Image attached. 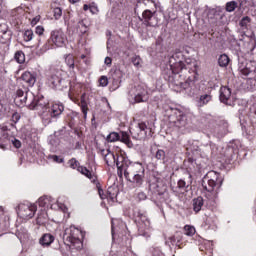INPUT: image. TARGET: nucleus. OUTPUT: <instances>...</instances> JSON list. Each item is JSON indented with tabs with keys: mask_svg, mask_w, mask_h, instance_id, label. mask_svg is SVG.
I'll use <instances>...</instances> for the list:
<instances>
[{
	"mask_svg": "<svg viewBox=\"0 0 256 256\" xmlns=\"http://www.w3.org/2000/svg\"><path fill=\"white\" fill-rule=\"evenodd\" d=\"M203 205H205V200L201 196H198L192 200V207L195 213H199V211L203 209Z\"/></svg>",
	"mask_w": 256,
	"mask_h": 256,
	"instance_id": "nucleus-26",
	"label": "nucleus"
},
{
	"mask_svg": "<svg viewBox=\"0 0 256 256\" xmlns=\"http://www.w3.org/2000/svg\"><path fill=\"white\" fill-rule=\"evenodd\" d=\"M65 63L73 71L75 69V58L72 54H68L65 56Z\"/></svg>",
	"mask_w": 256,
	"mask_h": 256,
	"instance_id": "nucleus-35",
	"label": "nucleus"
},
{
	"mask_svg": "<svg viewBox=\"0 0 256 256\" xmlns=\"http://www.w3.org/2000/svg\"><path fill=\"white\" fill-rule=\"evenodd\" d=\"M48 85L54 91H63L67 89L69 83L65 80V72L63 70H55L48 79Z\"/></svg>",
	"mask_w": 256,
	"mask_h": 256,
	"instance_id": "nucleus-9",
	"label": "nucleus"
},
{
	"mask_svg": "<svg viewBox=\"0 0 256 256\" xmlns=\"http://www.w3.org/2000/svg\"><path fill=\"white\" fill-rule=\"evenodd\" d=\"M250 23H251V18L249 16H245L240 20L239 25L240 27H242V29H247Z\"/></svg>",
	"mask_w": 256,
	"mask_h": 256,
	"instance_id": "nucleus-43",
	"label": "nucleus"
},
{
	"mask_svg": "<svg viewBox=\"0 0 256 256\" xmlns=\"http://www.w3.org/2000/svg\"><path fill=\"white\" fill-rule=\"evenodd\" d=\"M9 227H10L9 217L7 216L0 217V231H7Z\"/></svg>",
	"mask_w": 256,
	"mask_h": 256,
	"instance_id": "nucleus-33",
	"label": "nucleus"
},
{
	"mask_svg": "<svg viewBox=\"0 0 256 256\" xmlns=\"http://www.w3.org/2000/svg\"><path fill=\"white\" fill-rule=\"evenodd\" d=\"M229 99H231V89L227 86H223L220 88V101L221 103H227L229 102Z\"/></svg>",
	"mask_w": 256,
	"mask_h": 256,
	"instance_id": "nucleus-23",
	"label": "nucleus"
},
{
	"mask_svg": "<svg viewBox=\"0 0 256 256\" xmlns=\"http://www.w3.org/2000/svg\"><path fill=\"white\" fill-rule=\"evenodd\" d=\"M55 19H61V15H63V10L60 7L54 8L53 10Z\"/></svg>",
	"mask_w": 256,
	"mask_h": 256,
	"instance_id": "nucleus-51",
	"label": "nucleus"
},
{
	"mask_svg": "<svg viewBox=\"0 0 256 256\" xmlns=\"http://www.w3.org/2000/svg\"><path fill=\"white\" fill-rule=\"evenodd\" d=\"M168 121L170 126L175 127L181 135H185L193 131L191 121L187 119L185 112L177 108H170L168 110Z\"/></svg>",
	"mask_w": 256,
	"mask_h": 256,
	"instance_id": "nucleus-3",
	"label": "nucleus"
},
{
	"mask_svg": "<svg viewBox=\"0 0 256 256\" xmlns=\"http://www.w3.org/2000/svg\"><path fill=\"white\" fill-rule=\"evenodd\" d=\"M221 185H223L221 174L215 171L208 172L202 179L203 190L207 191L205 197H207L209 201L217 199L219 193L217 189H221Z\"/></svg>",
	"mask_w": 256,
	"mask_h": 256,
	"instance_id": "nucleus-4",
	"label": "nucleus"
},
{
	"mask_svg": "<svg viewBox=\"0 0 256 256\" xmlns=\"http://www.w3.org/2000/svg\"><path fill=\"white\" fill-rule=\"evenodd\" d=\"M78 173H81V175H84V177H87V179H89L91 181V183H97V176L95 175V173H93V171H90L89 169H87V167L82 166V167H78Z\"/></svg>",
	"mask_w": 256,
	"mask_h": 256,
	"instance_id": "nucleus-22",
	"label": "nucleus"
},
{
	"mask_svg": "<svg viewBox=\"0 0 256 256\" xmlns=\"http://www.w3.org/2000/svg\"><path fill=\"white\" fill-rule=\"evenodd\" d=\"M12 143L14 147H16V149H21V141H19L18 139H14L12 140Z\"/></svg>",
	"mask_w": 256,
	"mask_h": 256,
	"instance_id": "nucleus-61",
	"label": "nucleus"
},
{
	"mask_svg": "<svg viewBox=\"0 0 256 256\" xmlns=\"http://www.w3.org/2000/svg\"><path fill=\"white\" fill-rule=\"evenodd\" d=\"M184 231H185V235H187L188 237H193V235H195L196 233L195 228L191 225L184 226Z\"/></svg>",
	"mask_w": 256,
	"mask_h": 256,
	"instance_id": "nucleus-44",
	"label": "nucleus"
},
{
	"mask_svg": "<svg viewBox=\"0 0 256 256\" xmlns=\"http://www.w3.org/2000/svg\"><path fill=\"white\" fill-rule=\"evenodd\" d=\"M68 165L70 169H77L79 171V167H82L81 164L77 161L76 158H72L68 161Z\"/></svg>",
	"mask_w": 256,
	"mask_h": 256,
	"instance_id": "nucleus-42",
	"label": "nucleus"
},
{
	"mask_svg": "<svg viewBox=\"0 0 256 256\" xmlns=\"http://www.w3.org/2000/svg\"><path fill=\"white\" fill-rule=\"evenodd\" d=\"M147 131H149V128L145 122H140L135 126L130 127V134L133 139H145V137H147Z\"/></svg>",
	"mask_w": 256,
	"mask_h": 256,
	"instance_id": "nucleus-14",
	"label": "nucleus"
},
{
	"mask_svg": "<svg viewBox=\"0 0 256 256\" xmlns=\"http://www.w3.org/2000/svg\"><path fill=\"white\" fill-rule=\"evenodd\" d=\"M119 141H121L122 143H125V145L131 144V140L129 139V134H127V132H121Z\"/></svg>",
	"mask_w": 256,
	"mask_h": 256,
	"instance_id": "nucleus-45",
	"label": "nucleus"
},
{
	"mask_svg": "<svg viewBox=\"0 0 256 256\" xmlns=\"http://www.w3.org/2000/svg\"><path fill=\"white\" fill-rule=\"evenodd\" d=\"M128 95L134 103H145V101L149 99L147 89L141 85L132 87L129 90Z\"/></svg>",
	"mask_w": 256,
	"mask_h": 256,
	"instance_id": "nucleus-10",
	"label": "nucleus"
},
{
	"mask_svg": "<svg viewBox=\"0 0 256 256\" xmlns=\"http://www.w3.org/2000/svg\"><path fill=\"white\" fill-rule=\"evenodd\" d=\"M22 81H25L28 87H33L37 83V75L31 72H24L21 76Z\"/></svg>",
	"mask_w": 256,
	"mask_h": 256,
	"instance_id": "nucleus-21",
	"label": "nucleus"
},
{
	"mask_svg": "<svg viewBox=\"0 0 256 256\" xmlns=\"http://www.w3.org/2000/svg\"><path fill=\"white\" fill-rule=\"evenodd\" d=\"M21 120V114L14 112L11 117L12 123L10 125L0 124V149L5 150L7 147V141L11 137V130L15 129V125Z\"/></svg>",
	"mask_w": 256,
	"mask_h": 256,
	"instance_id": "nucleus-7",
	"label": "nucleus"
},
{
	"mask_svg": "<svg viewBox=\"0 0 256 256\" xmlns=\"http://www.w3.org/2000/svg\"><path fill=\"white\" fill-rule=\"evenodd\" d=\"M213 101V95L211 94L210 89H204L203 93L199 96L197 100L198 107H205V105H208Z\"/></svg>",
	"mask_w": 256,
	"mask_h": 256,
	"instance_id": "nucleus-19",
	"label": "nucleus"
},
{
	"mask_svg": "<svg viewBox=\"0 0 256 256\" xmlns=\"http://www.w3.org/2000/svg\"><path fill=\"white\" fill-rule=\"evenodd\" d=\"M131 62L134 65V67H137V69H139L141 67L142 60H141L140 56H138V55L133 56L131 58Z\"/></svg>",
	"mask_w": 256,
	"mask_h": 256,
	"instance_id": "nucleus-46",
	"label": "nucleus"
},
{
	"mask_svg": "<svg viewBox=\"0 0 256 256\" xmlns=\"http://www.w3.org/2000/svg\"><path fill=\"white\" fill-rule=\"evenodd\" d=\"M138 201H145L147 199V194L145 192H139L137 194Z\"/></svg>",
	"mask_w": 256,
	"mask_h": 256,
	"instance_id": "nucleus-59",
	"label": "nucleus"
},
{
	"mask_svg": "<svg viewBox=\"0 0 256 256\" xmlns=\"http://www.w3.org/2000/svg\"><path fill=\"white\" fill-rule=\"evenodd\" d=\"M101 155H103L104 161L106 165H108V167H111L112 165H117V156L111 150H102Z\"/></svg>",
	"mask_w": 256,
	"mask_h": 256,
	"instance_id": "nucleus-20",
	"label": "nucleus"
},
{
	"mask_svg": "<svg viewBox=\"0 0 256 256\" xmlns=\"http://www.w3.org/2000/svg\"><path fill=\"white\" fill-rule=\"evenodd\" d=\"M119 139H121V135L117 132H111L106 137V141H108V143H115V141H119Z\"/></svg>",
	"mask_w": 256,
	"mask_h": 256,
	"instance_id": "nucleus-36",
	"label": "nucleus"
},
{
	"mask_svg": "<svg viewBox=\"0 0 256 256\" xmlns=\"http://www.w3.org/2000/svg\"><path fill=\"white\" fill-rule=\"evenodd\" d=\"M47 101L45 100V97L41 96H34V99L32 100V102H30L28 104V109L31 110H39V109H43V111H45V109H47L49 106H47Z\"/></svg>",
	"mask_w": 256,
	"mask_h": 256,
	"instance_id": "nucleus-17",
	"label": "nucleus"
},
{
	"mask_svg": "<svg viewBox=\"0 0 256 256\" xmlns=\"http://www.w3.org/2000/svg\"><path fill=\"white\" fill-rule=\"evenodd\" d=\"M47 221H48L47 211L41 209L36 218V223L37 225H45Z\"/></svg>",
	"mask_w": 256,
	"mask_h": 256,
	"instance_id": "nucleus-29",
	"label": "nucleus"
},
{
	"mask_svg": "<svg viewBox=\"0 0 256 256\" xmlns=\"http://www.w3.org/2000/svg\"><path fill=\"white\" fill-rule=\"evenodd\" d=\"M117 175L123 179V175L133 187H141L145 181V167L142 163L132 162L125 153L117 154Z\"/></svg>",
	"mask_w": 256,
	"mask_h": 256,
	"instance_id": "nucleus-2",
	"label": "nucleus"
},
{
	"mask_svg": "<svg viewBox=\"0 0 256 256\" xmlns=\"http://www.w3.org/2000/svg\"><path fill=\"white\" fill-rule=\"evenodd\" d=\"M34 99L35 95L32 92H29L27 91V89H25V95L20 98H15L14 103H16L18 107H29V104Z\"/></svg>",
	"mask_w": 256,
	"mask_h": 256,
	"instance_id": "nucleus-18",
	"label": "nucleus"
},
{
	"mask_svg": "<svg viewBox=\"0 0 256 256\" xmlns=\"http://www.w3.org/2000/svg\"><path fill=\"white\" fill-rule=\"evenodd\" d=\"M152 256H165V254H163V252H161V249L154 248L152 251Z\"/></svg>",
	"mask_w": 256,
	"mask_h": 256,
	"instance_id": "nucleus-58",
	"label": "nucleus"
},
{
	"mask_svg": "<svg viewBox=\"0 0 256 256\" xmlns=\"http://www.w3.org/2000/svg\"><path fill=\"white\" fill-rule=\"evenodd\" d=\"M65 41H67V35L63 32V29L56 28L50 32V37L42 49L43 51H49V49H54V47H63Z\"/></svg>",
	"mask_w": 256,
	"mask_h": 256,
	"instance_id": "nucleus-8",
	"label": "nucleus"
},
{
	"mask_svg": "<svg viewBox=\"0 0 256 256\" xmlns=\"http://www.w3.org/2000/svg\"><path fill=\"white\" fill-rule=\"evenodd\" d=\"M35 36V34L33 33V30H25L23 33V39L26 43H29V41L33 40V37Z\"/></svg>",
	"mask_w": 256,
	"mask_h": 256,
	"instance_id": "nucleus-40",
	"label": "nucleus"
},
{
	"mask_svg": "<svg viewBox=\"0 0 256 256\" xmlns=\"http://www.w3.org/2000/svg\"><path fill=\"white\" fill-rule=\"evenodd\" d=\"M111 189H112V188H109V189L107 190L106 199H110L111 201H114V200H115V197H117V193H112V192H111Z\"/></svg>",
	"mask_w": 256,
	"mask_h": 256,
	"instance_id": "nucleus-54",
	"label": "nucleus"
},
{
	"mask_svg": "<svg viewBox=\"0 0 256 256\" xmlns=\"http://www.w3.org/2000/svg\"><path fill=\"white\" fill-rule=\"evenodd\" d=\"M36 212L37 205L35 204L27 203L18 205V215H20L22 219H33Z\"/></svg>",
	"mask_w": 256,
	"mask_h": 256,
	"instance_id": "nucleus-13",
	"label": "nucleus"
},
{
	"mask_svg": "<svg viewBox=\"0 0 256 256\" xmlns=\"http://www.w3.org/2000/svg\"><path fill=\"white\" fill-rule=\"evenodd\" d=\"M53 241H55V236H53L52 234H44L40 238L39 243L40 245H42V247H49V245H51Z\"/></svg>",
	"mask_w": 256,
	"mask_h": 256,
	"instance_id": "nucleus-28",
	"label": "nucleus"
},
{
	"mask_svg": "<svg viewBox=\"0 0 256 256\" xmlns=\"http://www.w3.org/2000/svg\"><path fill=\"white\" fill-rule=\"evenodd\" d=\"M63 111H65V105L63 103H53L41 113V119L43 125H51V123H57L59 121V117L63 115Z\"/></svg>",
	"mask_w": 256,
	"mask_h": 256,
	"instance_id": "nucleus-6",
	"label": "nucleus"
},
{
	"mask_svg": "<svg viewBox=\"0 0 256 256\" xmlns=\"http://www.w3.org/2000/svg\"><path fill=\"white\" fill-rule=\"evenodd\" d=\"M40 19H41V16L34 17L31 21V25H37V23H39Z\"/></svg>",
	"mask_w": 256,
	"mask_h": 256,
	"instance_id": "nucleus-64",
	"label": "nucleus"
},
{
	"mask_svg": "<svg viewBox=\"0 0 256 256\" xmlns=\"http://www.w3.org/2000/svg\"><path fill=\"white\" fill-rule=\"evenodd\" d=\"M178 189H180V191H187V189H189V184H187L185 180L180 179L178 181Z\"/></svg>",
	"mask_w": 256,
	"mask_h": 256,
	"instance_id": "nucleus-50",
	"label": "nucleus"
},
{
	"mask_svg": "<svg viewBox=\"0 0 256 256\" xmlns=\"http://www.w3.org/2000/svg\"><path fill=\"white\" fill-rule=\"evenodd\" d=\"M37 41H38L37 47H40V45H43V43L45 42V35L38 36Z\"/></svg>",
	"mask_w": 256,
	"mask_h": 256,
	"instance_id": "nucleus-60",
	"label": "nucleus"
},
{
	"mask_svg": "<svg viewBox=\"0 0 256 256\" xmlns=\"http://www.w3.org/2000/svg\"><path fill=\"white\" fill-rule=\"evenodd\" d=\"M134 217L140 235H145V231L151 227V221H149L147 214L141 210H138L134 212Z\"/></svg>",
	"mask_w": 256,
	"mask_h": 256,
	"instance_id": "nucleus-11",
	"label": "nucleus"
},
{
	"mask_svg": "<svg viewBox=\"0 0 256 256\" xmlns=\"http://www.w3.org/2000/svg\"><path fill=\"white\" fill-rule=\"evenodd\" d=\"M139 19L140 21H143V25L146 27H157L159 23L157 17H155V12H152L149 9L144 10L142 13V18L140 17Z\"/></svg>",
	"mask_w": 256,
	"mask_h": 256,
	"instance_id": "nucleus-16",
	"label": "nucleus"
},
{
	"mask_svg": "<svg viewBox=\"0 0 256 256\" xmlns=\"http://www.w3.org/2000/svg\"><path fill=\"white\" fill-rule=\"evenodd\" d=\"M115 221H117V220H115V219H112V221H111V232H112V237H115V229H116V227H115Z\"/></svg>",
	"mask_w": 256,
	"mask_h": 256,
	"instance_id": "nucleus-63",
	"label": "nucleus"
},
{
	"mask_svg": "<svg viewBox=\"0 0 256 256\" xmlns=\"http://www.w3.org/2000/svg\"><path fill=\"white\" fill-rule=\"evenodd\" d=\"M12 37L13 32L11 30H8L7 32L0 34V49L2 45H9V43H11Z\"/></svg>",
	"mask_w": 256,
	"mask_h": 256,
	"instance_id": "nucleus-27",
	"label": "nucleus"
},
{
	"mask_svg": "<svg viewBox=\"0 0 256 256\" xmlns=\"http://www.w3.org/2000/svg\"><path fill=\"white\" fill-rule=\"evenodd\" d=\"M79 117V114L77 112H69L66 116V122L68 123V127L70 129H75V126L77 125V119Z\"/></svg>",
	"mask_w": 256,
	"mask_h": 256,
	"instance_id": "nucleus-24",
	"label": "nucleus"
},
{
	"mask_svg": "<svg viewBox=\"0 0 256 256\" xmlns=\"http://www.w3.org/2000/svg\"><path fill=\"white\" fill-rule=\"evenodd\" d=\"M15 61H17L20 65L25 63V53L22 50H19L14 55Z\"/></svg>",
	"mask_w": 256,
	"mask_h": 256,
	"instance_id": "nucleus-37",
	"label": "nucleus"
},
{
	"mask_svg": "<svg viewBox=\"0 0 256 256\" xmlns=\"http://www.w3.org/2000/svg\"><path fill=\"white\" fill-rule=\"evenodd\" d=\"M99 83L101 87H107V85H109V79L107 78V76H101L99 79Z\"/></svg>",
	"mask_w": 256,
	"mask_h": 256,
	"instance_id": "nucleus-53",
	"label": "nucleus"
},
{
	"mask_svg": "<svg viewBox=\"0 0 256 256\" xmlns=\"http://www.w3.org/2000/svg\"><path fill=\"white\" fill-rule=\"evenodd\" d=\"M229 61V56H227V54H221L218 58V65L219 67H227Z\"/></svg>",
	"mask_w": 256,
	"mask_h": 256,
	"instance_id": "nucleus-34",
	"label": "nucleus"
},
{
	"mask_svg": "<svg viewBox=\"0 0 256 256\" xmlns=\"http://www.w3.org/2000/svg\"><path fill=\"white\" fill-rule=\"evenodd\" d=\"M83 237V231L75 226H70L64 231L63 241L70 249L81 251L83 249Z\"/></svg>",
	"mask_w": 256,
	"mask_h": 256,
	"instance_id": "nucleus-5",
	"label": "nucleus"
},
{
	"mask_svg": "<svg viewBox=\"0 0 256 256\" xmlns=\"http://www.w3.org/2000/svg\"><path fill=\"white\" fill-rule=\"evenodd\" d=\"M238 71L244 77H249V75H253L256 71L255 62L247 61L245 58H238Z\"/></svg>",
	"mask_w": 256,
	"mask_h": 256,
	"instance_id": "nucleus-12",
	"label": "nucleus"
},
{
	"mask_svg": "<svg viewBox=\"0 0 256 256\" xmlns=\"http://www.w3.org/2000/svg\"><path fill=\"white\" fill-rule=\"evenodd\" d=\"M171 245L179 247L181 241H183V233L177 232L174 236L169 238Z\"/></svg>",
	"mask_w": 256,
	"mask_h": 256,
	"instance_id": "nucleus-31",
	"label": "nucleus"
},
{
	"mask_svg": "<svg viewBox=\"0 0 256 256\" xmlns=\"http://www.w3.org/2000/svg\"><path fill=\"white\" fill-rule=\"evenodd\" d=\"M78 29L82 35H85L88 31L87 20H81L78 22Z\"/></svg>",
	"mask_w": 256,
	"mask_h": 256,
	"instance_id": "nucleus-39",
	"label": "nucleus"
},
{
	"mask_svg": "<svg viewBox=\"0 0 256 256\" xmlns=\"http://www.w3.org/2000/svg\"><path fill=\"white\" fill-rule=\"evenodd\" d=\"M212 135L217 139H221V137H225L227 135V123H224L223 126L219 124H209L208 125V137Z\"/></svg>",
	"mask_w": 256,
	"mask_h": 256,
	"instance_id": "nucleus-15",
	"label": "nucleus"
},
{
	"mask_svg": "<svg viewBox=\"0 0 256 256\" xmlns=\"http://www.w3.org/2000/svg\"><path fill=\"white\" fill-rule=\"evenodd\" d=\"M53 203V199L51 196H42L38 199L39 207H49Z\"/></svg>",
	"mask_w": 256,
	"mask_h": 256,
	"instance_id": "nucleus-30",
	"label": "nucleus"
},
{
	"mask_svg": "<svg viewBox=\"0 0 256 256\" xmlns=\"http://www.w3.org/2000/svg\"><path fill=\"white\" fill-rule=\"evenodd\" d=\"M9 117V107L0 103V120Z\"/></svg>",
	"mask_w": 256,
	"mask_h": 256,
	"instance_id": "nucleus-38",
	"label": "nucleus"
},
{
	"mask_svg": "<svg viewBox=\"0 0 256 256\" xmlns=\"http://www.w3.org/2000/svg\"><path fill=\"white\" fill-rule=\"evenodd\" d=\"M80 107L84 118H87V111H89V108L87 107V102L84 99L81 100Z\"/></svg>",
	"mask_w": 256,
	"mask_h": 256,
	"instance_id": "nucleus-49",
	"label": "nucleus"
},
{
	"mask_svg": "<svg viewBox=\"0 0 256 256\" xmlns=\"http://www.w3.org/2000/svg\"><path fill=\"white\" fill-rule=\"evenodd\" d=\"M208 147L211 150V155H217V145H215V143L210 142Z\"/></svg>",
	"mask_w": 256,
	"mask_h": 256,
	"instance_id": "nucleus-55",
	"label": "nucleus"
},
{
	"mask_svg": "<svg viewBox=\"0 0 256 256\" xmlns=\"http://www.w3.org/2000/svg\"><path fill=\"white\" fill-rule=\"evenodd\" d=\"M105 65H107V67H111L112 63H113V59H111V57H106L104 60Z\"/></svg>",
	"mask_w": 256,
	"mask_h": 256,
	"instance_id": "nucleus-62",
	"label": "nucleus"
},
{
	"mask_svg": "<svg viewBox=\"0 0 256 256\" xmlns=\"http://www.w3.org/2000/svg\"><path fill=\"white\" fill-rule=\"evenodd\" d=\"M35 33L38 37H43V35H45V28L43 26H37L35 28Z\"/></svg>",
	"mask_w": 256,
	"mask_h": 256,
	"instance_id": "nucleus-52",
	"label": "nucleus"
},
{
	"mask_svg": "<svg viewBox=\"0 0 256 256\" xmlns=\"http://www.w3.org/2000/svg\"><path fill=\"white\" fill-rule=\"evenodd\" d=\"M241 7H243V1L238 0V1L227 2L225 9L228 13H233L235 9H241Z\"/></svg>",
	"mask_w": 256,
	"mask_h": 256,
	"instance_id": "nucleus-25",
	"label": "nucleus"
},
{
	"mask_svg": "<svg viewBox=\"0 0 256 256\" xmlns=\"http://www.w3.org/2000/svg\"><path fill=\"white\" fill-rule=\"evenodd\" d=\"M170 69L164 70L165 81L179 85L181 89L187 91L190 97H195V81H197V60L186 58L185 55L176 49L175 53L170 56L168 61Z\"/></svg>",
	"mask_w": 256,
	"mask_h": 256,
	"instance_id": "nucleus-1",
	"label": "nucleus"
},
{
	"mask_svg": "<svg viewBox=\"0 0 256 256\" xmlns=\"http://www.w3.org/2000/svg\"><path fill=\"white\" fill-rule=\"evenodd\" d=\"M47 159L52 161L53 163H64L65 158L58 156V155H48Z\"/></svg>",
	"mask_w": 256,
	"mask_h": 256,
	"instance_id": "nucleus-41",
	"label": "nucleus"
},
{
	"mask_svg": "<svg viewBox=\"0 0 256 256\" xmlns=\"http://www.w3.org/2000/svg\"><path fill=\"white\" fill-rule=\"evenodd\" d=\"M9 30V26L6 23H1L0 24V35L3 33H7Z\"/></svg>",
	"mask_w": 256,
	"mask_h": 256,
	"instance_id": "nucleus-56",
	"label": "nucleus"
},
{
	"mask_svg": "<svg viewBox=\"0 0 256 256\" xmlns=\"http://www.w3.org/2000/svg\"><path fill=\"white\" fill-rule=\"evenodd\" d=\"M94 185H96V187L98 189V194H99L100 199H107V194H105V192L101 188V183H99L97 181L96 183H94Z\"/></svg>",
	"mask_w": 256,
	"mask_h": 256,
	"instance_id": "nucleus-48",
	"label": "nucleus"
},
{
	"mask_svg": "<svg viewBox=\"0 0 256 256\" xmlns=\"http://www.w3.org/2000/svg\"><path fill=\"white\" fill-rule=\"evenodd\" d=\"M25 89H27V88H25ZM25 89L24 90L23 89H18L16 91L15 99H20L21 97H25Z\"/></svg>",
	"mask_w": 256,
	"mask_h": 256,
	"instance_id": "nucleus-57",
	"label": "nucleus"
},
{
	"mask_svg": "<svg viewBox=\"0 0 256 256\" xmlns=\"http://www.w3.org/2000/svg\"><path fill=\"white\" fill-rule=\"evenodd\" d=\"M217 87H219V80H217L216 77H212L208 83H207V87L205 89H209L210 93L213 92V89H217Z\"/></svg>",
	"mask_w": 256,
	"mask_h": 256,
	"instance_id": "nucleus-32",
	"label": "nucleus"
},
{
	"mask_svg": "<svg viewBox=\"0 0 256 256\" xmlns=\"http://www.w3.org/2000/svg\"><path fill=\"white\" fill-rule=\"evenodd\" d=\"M166 154L163 149H158L155 154L157 161H165Z\"/></svg>",
	"mask_w": 256,
	"mask_h": 256,
	"instance_id": "nucleus-47",
	"label": "nucleus"
}]
</instances>
